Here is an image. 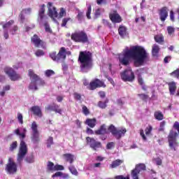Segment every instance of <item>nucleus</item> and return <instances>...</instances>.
Here are the masks:
<instances>
[{"mask_svg":"<svg viewBox=\"0 0 179 179\" xmlns=\"http://www.w3.org/2000/svg\"><path fill=\"white\" fill-rule=\"evenodd\" d=\"M65 14V10L64 8H61L59 15L57 17L58 19H61V17H64Z\"/></svg>","mask_w":179,"mask_h":179,"instance_id":"52","label":"nucleus"},{"mask_svg":"<svg viewBox=\"0 0 179 179\" xmlns=\"http://www.w3.org/2000/svg\"><path fill=\"white\" fill-rule=\"evenodd\" d=\"M171 75L173 76H174V78H178V79H179V70H176L175 71H173Z\"/></svg>","mask_w":179,"mask_h":179,"instance_id":"57","label":"nucleus"},{"mask_svg":"<svg viewBox=\"0 0 179 179\" xmlns=\"http://www.w3.org/2000/svg\"><path fill=\"white\" fill-rule=\"evenodd\" d=\"M29 75L31 78V83L29 84V89L30 90H33L35 92L36 90H38V86H41L44 83L40 77L37 76V74L34 73V71L32 70H29Z\"/></svg>","mask_w":179,"mask_h":179,"instance_id":"4","label":"nucleus"},{"mask_svg":"<svg viewBox=\"0 0 179 179\" xmlns=\"http://www.w3.org/2000/svg\"><path fill=\"white\" fill-rule=\"evenodd\" d=\"M115 145V144L114 143V142L108 143L106 145V149L111 150L113 148H114Z\"/></svg>","mask_w":179,"mask_h":179,"instance_id":"51","label":"nucleus"},{"mask_svg":"<svg viewBox=\"0 0 179 179\" xmlns=\"http://www.w3.org/2000/svg\"><path fill=\"white\" fill-rule=\"evenodd\" d=\"M155 163L157 166H162V159L160 158L155 159Z\"/></svg>","mask_w":179,"mask_h":179,"instance_id":"63","label":"nucleus"},{"mask_svg":"<svg viewBox=\"0 0 179 179\" xmlns=\"http://www.w3.org/2000/svg\"><path fill=\"white\" fill-rule=\"evenodd\" d=\"M155 40L156 43H158L159 44H162L164 41V37H163L162 35H157L155 36Z\"/></svg>","mask_w":179,"mask_h":179,"instance_id":"34","label":"nucleus"},{"mask_svg":"<svg viewBox=\"0 0 179 179\" xmlns=\"http://www.w3.org/2000/svg\"><path fill=\"white\" fill-rule=\"evenodd\" d=\"M170 94H176V90H177V85L176 83L171 82L168 84Z\"/></svg>","mask_w":179,"mask_h":179,"instance_id":"22","label":"nucleus"},{"mask_svg":"<svg viewBox=\"0 0 179 179\" xmlns=\"http://www.w3.org/2000/svg\"><path fill=\"white\" fill-rule=\"evenodd\" d=\"M15 23V21L13 20H10L6 24H3V37L6 40H8L9 38V33L8 30L10 29L12 24Z\"/></svg>","mask_w":179,"mask_h":179,"instance_id":"14","label":"nucleus"},{"mask_svg":"<svg viewBox=\"0 0 179 179\" xmlns=\"http://www.w3.org/2000/svg\"><path fill=\"white\" fill-rule=\"evenodd\" d=\"M27 129L26 128H21L20 129H17L15 130V134L17 135L20 139V149L17 156V163L18 164H22L24 156L27 155V145L23 141L26 138V133Z\"/></svg>","mask_w":179,"mask_h":179,"instance_id":"2","label":"nucleus"},{"mask_svg":"<svg viewBox=\"0 0 179 179\" xmlns=\"http://www.w3.org/2000/svg\"><path fill=\"white\" fill-rule=\"evenodd\" d=\"M69 20V18H64L62 20V27H65L66 26V23H68V21Z\"/></svg>","mask_w":179,"mask_h":179,"instance_id":"59","label":"nucleus"},{"mask_svg":"<svg viewBox=\"0 0 179 179\" xmlns=\"http://www.w3.org/2000/svg\"><path fill=\"white\" fill-rule=\"evenodd\" d=\"M78 61L80 62L81 71L84 73L89 72V70L92 69L93 64L92 60V53L90 52H80Z\"/></svg>","mask_w":179,"mask_h":179,"instance_id":"3","label":"nucleus"},{"mask_svg":"<svg viewBox=\"0 0 179 179\" xmlns=\"http://www.w3.org/2000/svg\"><path fill=\"white\" fill-rule=\"evenodd\" d=\"M152 126H149L148 127H146L145 135H147V136L150 135V132H152Z\"/></svg>","mask_w":179,"mask_h":179,"instance_id":"50","label":"nucleus"},{"mask_svg":"<svg viewBox=\"0 0 179 179\" xmlns=\"http://www.w3.org/2000/svg\"><path fill=\"white\" fill-rule=\"evenodd\" d=\"M86 141L87 144L90 146L91 148L93 149V150H97L98 149H100V148H101V143L96 141L93 138L87 137Z\"/></svg>","mask_w":179,"mask_h":179,"instance_id":"13","label":"nucleus"},{"mask_svg":"<svg viewBox=\"0 0 179 179\" xmlns=\"http://www.w3.org/2000/svg\"><path fill=\"white\" fill-rule=\"evenodd\" d=\"M119 62L122 65H129L131 59H134L136 65H143L146 61H149V53L142 46L127 47L119 55Z\"/></svg>","mask_w":179,"mask_h":179,"instance_id":"1","label":"nucleus"},{"mask_svg":"<svg viewBox=\"0 0 179 179\" xmlns=\"http://www.w3.org/2000/svg\"><path fill=\"white\" fill-rule=\"evenodd\" d=\"M92 13V6H88L87 10L86 13V16L87 19H92V17L90 16V14Z\"/></svg>","mask_w":179,"mask_h":179,"instance_id":"43","label":"nucleus"},{"mask_svg":"<svg viewBox=\"0 0 179 179\" xmlns=\"http://www.w3.org/2000/svg\"><path fill=\"white\" fill-rule=\"evenodd\" d=\"M48 16L51 17L57 24H59L58 21L56 20L55 17H58V12H57V8L52 5V3H48Z\"/></svg>","mask_w":179,"mask_h":179,"instance_id":"11","label":"nucleus"},{"mask_svg":"<svg viewBox=\"0 0 179 179\" xmlns=\"http://www.w3.org/2000/svg\"><path fill=\"white\" fill-rule=\"evenodd\" d=\"M45 12V5L43 4L38 11V20L40 24H43L45 26V31L48 33H51V28H50V24H48V17L44 15Z\"/></svg>","mask_w":179,"mask_h":179,"instance_id":"5","label":"nucleus"},{"mask_svg":"<svg viewBox=\"0 0 179 179\" xmlns=\"http://www.w3.org/2000/svg\"><path fill=\"white\" fill-rule=\"evenodd\" d=\"M4 72L6 75H8V78H10V80L15 82L16 80H19L20 79V75L16 73L15 70L11 67H6L4 69Z\"/></svg>","mask_w":179,"mask_h":179,"instance_id":"12","label":"nucleus"},{"mask_svg":"<svg viewBox=\"0 0 179 179\" xmlns=\"http://www.w3.org/2000/svg\"><path fill=\"white\" fill-rule=\"evenodd\" d=\"M77 17L79 22H82V20H83V13L79 12L77 15Z\"/></svg>","mask_w":179,"mask_h":179,"instance_id":"55","label":"nucleus"},{"mask_svg":"<svg viewBox=\"0 0 179 179\" xmlns=\"http://www.w3.org/2000/svg\"><path fill=\"white\" fill-rule=\"evenodd\" d=\"M17 120L20 124H23V115H22V113H17Z\"/></svg>","mask_w":179,"mask_h":179,"instance_id":"48","label":"nucleus"},{"mask_svg":"<svg viewBox=\"0 0 179 179\" xmlns=\"http://www.w3.org/2000/svg\"><path fill=\"white\" fill-rule=\"evenodd\" d=\"M107 103H108V99H106L104 102L99 101L98 102V107H99V108H107Z\"/></svg>","mask_w":179,"mask_h":179,"instance_id":"33","label":"nucleus"},{"mask_svg":"<svg viewBox=\"0 0 179 179\" xmlns=\"http://www.w3.org/2000/svg\"><path fill=\"white\" fill-rule=\"evenodd\" d=\"M59 170L60 171L64 170V166L59 165V164L55 165V171H58Z\"/></svg>","mask_w":179,"mask_h":179,"instance_id":"47","label":"nucleus"},{"mask_svg":"<svg viewBox=\"0 0 179 179\" xmlns=\"http://www.w3.org/2000/svg\"><path fill=\"white\" fill-rule=\"evenodd\" d=\"M169 8L167 7H163L159 10V19L162 22H164L169 16Z\"/></svg>","mask_w":179,"mask_h":179,"instance_id":"18","label":"nucleus"},{"mask_svg":"<svg viewBox=\"0 0 179 179\" xmlns=\"http://www.w3.org/2000/svg\"><path fill=\"white\" fill-rule=\"evenodd\" d=\"M178 136V134L177 132H174L173 131H171L169 136V146L171 148V149H174L176 150V148H174V145L177 143L176 138Z\"/></svg>","mask_w":179,"mask_h":179,"instance_id":"15","label":"nucleus"},{"mask_svg":"<svg viewBox=\"0 0 179 179\" xmlns=\"http://www.w3.org/2000/svg\"><path fill=\"white\" fill-rule=\"evenodd\" d=\"M35 55H36L37 57H43V55H44V51H43L42 50H38L35 52Z\"/></svg>","mask_w":179,"mask_h":179,"instance_id":"49","label":"nucleus"},{"mask_svg":"<svg viewBox=\"0 0 179 179\" xmlns=\"http://www.w3.org/2000/svg\"><path fill=\"white\" fill-rule=\"evenodd\" d=\"M19 30V27L17 25H15L13 27V28L10 29V34L13 36H15L16 34V32Z\"/></svg>","mask_w":179,"mask_h":179,"instance_id":"39","label":"nucleus"},{"mask_svg":"<svg viewBox=\"0 0 179 179\" xmlns=\"http://www.w3.org/2000/svg\"><path fill=\"white\" fill-rule=\"evenodd\" d=\"M62 157L64 160H66V162H69V163H70V164H72V163H73V162H75V155H73L71 153L64 154L62 155Z\"/></svg>","mask_w":179,"mask_h":179,"instance_id":"21","label":"nucleus"},{"mask_svg":"<svg viewBox=\"0 0 179 179\" xmlns=\"http://www.w3.org/2000/svg\"><path fill=\"white\" fill-rule=\"evenodd\" d=\"M24 161H25L27 163H29V164L34 163V155H29V156H27V157L24 159Z\"/></svg>","mask_w":179,"mask_h":179,"instance_id":"36","label":"nucleus"},{"mask_svg":"<svg viewBox=\"0 0 179 179\" xmlns=\"http://www.w3.org/2000/svg\"><path fill=\"white\" fill-rule=\"evenodd\" d=\"M138 174H139V171H137L136 169L131 171V176L133 179H139Z\"/></svg>","mask_w":179,"mask_h":179,"instance_id":"37","label":"nucleus"},{"mask_svg":"<svg viewBox=\"0 0 179 179\" xmlns=\"http://www.w3.org/2000/svg\"><path fill=\"white\" fill-rule=\"evenodd\" d=\"M118 31L121 37H125V36H127V27L120 26L119 27Z\"/></svg>","mask_w":179,"mask_h":179,"instance_id":"30","label":"nucleus"},{"mask_svg":"<svg viewBox=\"0 0 179 179\" xmlns=\"http://www.w3.org/2000/svg\"><path fill=\"white\" fill-rule=\"evenodd\" d=\"M52 143H54L52 137H49L47 142V148H51Z\"/></svg>","mask_w":179,"mask_h":179,"instance_id":"46","label":"nucleus"},{"mask_svg":"<svg viewBox=\"0 0 179 179\" xmlns=\"http://www.w3.org/2000/svg\"><path fill=\"white\" fill-rule=\"evenodd\" d=\"M45 110H47L48 111H55L58 114H62V110L59 109V106L58 105H48L47 107H45Z\"/></svg>","mask_w":179,"mask_h":179,"instance_id":"19","label":"nucleus"},{"mask_svg":"<svg viewBox=\"0 0 179 179\" xmlns=\"http://www.w3.org/2000/svg\"><path fill=\"white\" fill-rule=\"evenodd\" d=\"M6 171L7 174H15L17 171V165L13 161V159L9 158L8 164L6 166Z\"/></svg>","mask_w":179,"mask_h":179,"instance_id":"10","label":"nucleus"},{"mask_svg":"<svg viewBox=\"0 0 179 179\" xmlns=\"http://www.w3.org/2000/svg\"><path fill=\"white\" fill-rule=\"evenodd\" d=\"M96 119H87L85 121V124L90 127V128H94L96 127Z\"/></svg>","mask_w":179,"mask_h":179,"instance_id":"28","label":"nucleus"},{"mask_svg":"<svg viewBox=\"0 0 179 179\" xmlns=\"http://www.w3.org/2000/svg\"><path fill=\"white\" fill-rule=\"evenodd\" d=\"M31 129L32 130V134H37L38 133V125L36 122H33L31 125Z\"/></svg>","mask_w":179,"mask_h":179,"instance_id":"31","label":"nucleus"},{"mask_svg":"<svg viewBox=\"0 0 179 179\" xmlns=\"http://www.w3.org/2000/svg\"><path fill=\"white\" fill-rule=\"evenodd\" d=\"M115 179H129V176L124 177L123 176H117Z\"/></svg>","mask_w":179,"mask_h":179,"instance_id":"64","label":"nucleus"},{"mask_svg":"<svg viewBox=\"0 0 179 179\" xmlns=\"http://www.w3.org/2000/svg\"><path fill=\"white\" fill-rule=\"evenodd\" d=\"M31 41L34 44L35 47H40V45H43L44 44V42L40 39L38 36L37 34H34V36L31 38Z\"/></svg>","mask_w":179,"mask_h":179,"instance_id":"20","label":"nucleus"},{"mask_svg":"<svg viewBox=\"0 0 179 179\" xmlns=\"http://www.w3.org/2000/svg\"><path fill=\"white\" fill-rule=\"evenodd\" d=\"M102 23H103V24H104V26H106V27L111 28V24L108 22V20H106V19H103V20H102Z\"/></svg>","mask_w":179,"mask_h":179,"instance_id":"45","label":"nucleus"},{"mask_svg":"<svg viewBox=\"0 0 179 179\" xmlns=\"http://www.w3.org/2000/svg\"><path fill=\"white\" fill-rule=\"evenodd\" d=\"M138 97L141 99V100H147V99L149 97L148 95L145 94H138Z\"/></svg>","mask_w":179,"mask_h":179,"instance_id":"54","label":"nucleus"},{"mask_svg":"<svg viewBox=\"0 0 179 179\" xmlns=\"http://www.w3.org/2000/svg\"><path fill=\"white\" fill-rule=\"evenodd\" d=\"M21 13H22V15H30V13H31V8H24L21 11Z\"/></svg>","mask_w":179,"mask_h":179,"instance_id":"42","label":"nucleus"},{"mask_svg":"<svg viewBox=\"0 0 179 179\" xmlns=\"http://www.w3.org/2000/svg\"><path fill=\"white\" fill-rule=\"evenodd\" d=\"M69 174L62 173V176L60 179H69Z\"/></svg>","mask_w":179,"mask_h":179,"instance_id":"58","label":"nucleus"},{"mask_svg":"<svg viewBox=\"0 0 179 179\" xmlns=\"http://www.w3.org/2000/svg\"><path fill=\"white\" fill-rule=\"evenodd\" d=\"M31 110L34 113L35 115L38 117H43V114L41 113V109L38 106H33L31 108Z\"/></svg>","mask_w":179,"mask_h":179,"instance_id":"25","label":"nucleus"},{"mask_svg":"<svg viewBox=\"0 0 179 179\" xmlns=\"http://www.w3.org/2000/svg\"><path fill=\"white\" fill-rule=\"evenodd\" d=\"M71 40L76 41V43H87L89 39L87 38V34L83 31H76L71 34Z\"/></svg>","mask_w":179,"mask_h":179,"instance_id":"7","label":"nucleus"},{"mask_svg":"<svg viewBox=\"0 0 179 179\" xmlns=\"http://www.w3.org/2000/svg\"><path fill=\"white\" fill-rule=\"evenodd\" d=\"M154 116L155 120H157L158 121H162L164 119V115L161 111H156L154 113Z\"/></svg>","mask_w":179,"mask_h":179,"instance_id":"29","label":"nucleus"},{"mask_svg":"<svg viewBox=\"0 0 179 179\" xmlns=\"http://www.w3.org/2000/svg\"><path fill=\"white\" fill-rule=\"evenodd\" d=\"M48 170L49 171H55V165H54V163L51 162H48Z\"/></svg>","mask_w":179,"mask_h":179,"instance_id":"38","label":"nucleus"},{"mask_svg":"<svg viewBox=\"0 0 179 179\" xmlns=\"http://www.w3.org/2000/svg\"><path fill=\"white\" fill-rule=\"evenodd\" d=\"M62 176V172H56L54 175H52V178H55V177H60Z\"/></svg>","mask_w":179,"mask_h":179,"instance_id":"61","label":"nucleus"},{"mask_svg":"<svg viewBox=\"0 0 179 179\" xmlns=\"http://www.w3.org/2000/svg\"><path fill=\"white\" fill-rule=\"evenodd\" d=\"M50 57L53 61H55V62L59 64L60 62H64L66 58V50H65V48H61L57 55V52H53L50 54Z\"/></svg>","mask_w":179,"mask_h":179,"instance_id":"6","label":"nucleus"},{"mask_svg":"<svg viewBox=\"0 0 179 179\" xmlns=\"http://www.w3.org/2000/svg\"><path fill=\"white\" fill-rule=\"evenodd\" d=\"M120 78L124 82H132L135 79V74L131 69H127L120 73Z\"/></svg>","mask_w":179,"mask_h":179,"instance_id":"9","label":"nucleus"},{"mask_svg":"<svg viewBox=\"0 0 179 179\" xmlns=\"http://www.w3.org/2000/svg\"><path fill=\"white\" fill-rule=\"evenodd\" d=\"M109 17L113 23H121L122 22V18L117 11H113L110 13Z\"/></svg>","mask_w":179,"mask_h":179,"instance_id":"17","label":"nucleus"},{"mask_svg":"<svg viewBox=\"0 0 179 179\" xmlns=\"http://www.w3.org/2000/svg\"><path fill=\"white\" fill-rule=\"evenodd\" d=\"M108 131L111 132L112 135H113V136H115L116 139H121V138H122V136H124L125 134L127 133V129L122 128L120 129H117L115 126L113 124L109 127Z\"/></svg>","mask_w":179,"mask_h":179,"instance_id":"8","label":"nucleus"},{"mask_svg":"<svg viewBox=\"0 0 179 179\" xmlns=\"http://www.w3.org/2000/svg\"><path fill=\"white\" fill-rule=\"evenodd\" d=\"M96 135H104L107 134V129H106V124H102L99 129L95 131Z\"/></svg>","mask_w":179,"mask_h":179,"instance_id":"27","label":"nucleus"},{"mask_svg":"<svg viewBox=\"0 0 179 179\" xmlns=\"http://www.w3.org/2000/svg\"><path fill=\"white\" fill-rule=\"evenodd\" d=\"M166 125V122L163 121L160 123V127L159 129V131H164V127Z\"/></svg>","mask_w":179,"mask_h":179,"instance_id":"56","label":"nucleus"},{"mask_svg":"<svg viewBox=\"0 0 179 179\" xmlns=\"http://www.w3.org/2000/svg\"><path fill=\"white\" fill-rule=\"evenodd\" d=\"M19 19H20V23L21 24H23V23L26 22V17H24V14H22V13H20L19 15Z\"/></svg>","mask_w":179,"mask_h":179,"instance_id":"41","label":"nucleus"},{"mask_svg":"<svg viewBox=\"0 0 179 179\" xmlns=\"http://www.w3.org/2000/svg\"><path fill=\"white\" fill-rule=\"evenodd\" d=\"M91 90H94V89H97V87H106V84L104 82L96 78L90 84Z\"/></svg>","mask_w":179,"mask_h":179,"instance_id":"16","label":"nucleus"},{"mask_svg":"<svg viewBox=\"0 0 179 179\" xmlns=\"http://www.w3.org/2000/svg\"><path fill=\"white\" fill-rule=\"evenodd\" d=\"M173 128L175 129H176V131H178V134H179V122H176L173 124Z\"/></svg>","mask_w":179,"mask_h":179,"instance_id":"62","label":"nucleus"},{"mask_svg":"<svg viewBox=\"0 0 179 179\" xmlns=\"http://www.w3.org/2000/svg\"><path fill=\"white\" fill-rule=\"evenodd\" d=\"M135 169L138 171V173H141V171H145V170H146V166L143 164H140L136 166Z\"/></svg>","mask_w":179,"mask_h":179,"instance_id":"32","label":"nucleus"},{"mask_svg":"<svg viewBox=\"0 0 179 179\" xmlns=\"http://www.w3.org/2000/svg\"><path fill=\"white\" fill-rule=\"evenodd\" d=\"M45 75L47 78H50V76H52V75H55V72L52 70H46L45 71Z\"/></svg>","mask_w":179,"mask_h":179,"instance_id":"40","label":"nucleus"},{"mask_svg":"<svg viewBox=\"0 0 179 179\" xmlns=\"http://www.w3.org/2000/svg\"><path fill=\"white\" fill-rule=\"evenodd\" d=\"M31 139L33 143H38L40 142V133H32Z\"/></svg>","mask_w":179,"mask_h":179,"instance_id":"26","label":"nucleus"},{"mask_svg":"<svg viewBox=\"0 0 179 179\" xmlns=\"http://www.w3.org/2000/svg\"><path fill=\"white\" fill-rule=\"evenodd\" d=\"M167 31H168L169 34H173V33H174L176 29L173 27H168Z\"/></svg>","mask_w":179,"mask_h":179,"instance_id":"53","label":"nucleus"},{"mask_svg":"<svg viewBox=\"0 0 179 179\" xmlns=\"http://www.w3.org/2000/svg\"><path fill=\"white\" fill-rule=\"evenodd\" d=\"M124 163V161L121 159H116L112 162L111 164L109 166L110 169H117L119 166H121Z\"/></svg>","mask_w":179,"mask_h":179,"instance_id":"24","label":"nucleus"},{"mask_svg":"<svg viewBox=\"0 0 179 179\" xmlns=\"http://www.w3.org/2000/svg\"><path fill=\"white\" fill-rule=\"evenodd\" d=\"M160 52V47L157 44H154L152 47V55L153 57H157Z\"/></svg>","mask_w":179,"mask_h":179,"instance_id":"23","label":"nucleus"},{"mask_svg":"<svg viewBox=\"0 0 179 179\" xmlns=\"http://www.w3.org/2000/svg\"><path fill=\"white\" fill-rule=\"evenodd\" d=\"M83 111L85 115H87V114H89V109H87V107L85 106H83Z\"/></svg>","mask_w":179,"mask_h":179,"instance_id":"60","label":"nucleus"},{"mask_svg":"<svg viewBox=\"0 0 179 179\" xmlns=\"http://www.w3.org/2000/svg\"><path fill=\"white\" fill-rule=\"evenodd\" d=\"M69 170L71 173V174H73V176H78V174H79L78 170H76V168H75L73 165L70 166L69 167Z\"/></svg>","mask_w":179,"mask_h":179,"instance_id":"35","label":"nucleus"},{"mask_svg":"<svg viewBox=\"0 0 179 179\" xmlns=\"http://www.w3.org/2000/svg\"><path fill=\"white\" fill-rule=\"evenodd\" d=\"M16 148H17V141H14L10 145V152H13V150L15 149H16Z\"/></svg>","mask_w":179,"mask_h":179,"instance_id":"44","label":"nucleus"}]
</instances>
